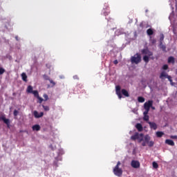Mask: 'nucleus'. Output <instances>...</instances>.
Returning <instances> with one entry per match:
<instances>
[{
  "label": "nucleus",
  "instance_id": "nucleus-3",
  "mask_svg": "<svg viewBox=\"0 0 177 177\" xmlns=\"http://www.w3.org/2000/svg\"><path fill=\"white\" fill-rule=\"evenodd\" d=\"M121 162L118 161L116 166L113 168V174L115 176H121L122 175V169L120 168Z\"/></svg>",
  "mask_w": 177,
  "mask_h": 177
},
{
  "label": "nucleus",
  "instance_id": "nucleus-27",
  "mask_svg": "<svg viewBox=\"0 0 177 177\" xmlns=\"http://www.w3.org/2000/svg\"><path fill=\"white\" fill-rule=\"evenodd\" d=\"M138 101L139 102V103H144L145 97H138Z\"/></svg>",
  "mask_w": 177,
  "mask_h": 177
},
{
  "label": "nucleus",
  "instance_id": "nucleus-28",
  "mask_svg": "<svg viewBox=\"0 0 177 177\" xmlns=\"http://www.w3.org/2000/svg\"><path fill=\"white\" fill-rule=\"evenodd\" d=\"M149 57H148L147 55H145L144 57H143V60H144V62H145L146 63H148L149 62Z\"/></svg>",
  "mask_w": 177,
  "mask_h": 177
},
{
  "label": "nucleus",
  "instance_id": "nucleus-23",
  "mask_svg": "<svg viewBox=\"0 0 177 177\" xmlns=\"http://www.w3.org/2000/svg\"><path fill=\"white\" fill-rule=\"evenodd\" d=\"M156 135L157 138H162V136L164 135V132H162V131H157L156 133Z\"/></svg>",
  "mask_w": 177,
  "mask_h": 177
},
{
  "label": "nucleus",
  "instance_id": "nucleus-34",
  "mask_svg": "<svg viewBox=\"0 0 177 177\" xmlns=\"http://www.w3.org/2000/svg\"><path fill=\"white\" fill-rule=\"evenodd\" d=\"M5 73V69L3 68H0V75H2Z\"/></svg>",
  "mask_w": 177,
  "mask_h": 177
},
{
  "label": "nucleus",
  "instance_id": "nucleus-30",
  "mask_svg": "<svg viewBox=\"0 0 177 177\" xmlns=\"http://www.w3.org/2000/svg\"><path fill=\"white\" fill-rule=\"evenodd\" d=\"M46 80H49L50 84H52L53 86H55V85H56V83L55 82H53V80L49 79V77H47Z\"/></svg>",
  "mask_w": 177,
  "mask_h": 177
},
{
  "label": "nucleus",
  "instance_id": "nucleus-32",
  "mask_svg": "<svg viewBox=\"0 0 177 177\" xmlns=\"http://www.w3.org/2000/svg\"><path fill=\"white\" fill-rule=\"evenodd\" d=\"M152 165L155 169L158 168V164H157L156 162H153Z\"/></svg>",
  "mask_w": 177,
  "mask_h": 177
},
{
  "label": "nucleus",
  "instance_id": "nucleus-16",
  "mask_svg": "<svg viewBox=\"0 0 177 177\" xmlns=\"http://www.w3.org/2000/svg\"><path fill=\"white\" fill-rule=\"evenodd\" d=\"M32 130L33 131H39L41 129V126H39V124H35L32 126Z\"/></svg>",
  "mask_w": 177,
  "mask_h": 177
},
{
  "label": "nucleus",
  "instance_id": "nucleus-45",
  "mask_svg": "<svg viewBox=\"0 0 177 177\" xmlns=\"http://www.w3.org/2000/svg\"><path fill=\"white\" fill-rule=\"evenodd\" d=\"M73 79L74 80H78V76H77V75L73 76Z\"/></svg>",
  "mask_w": 177,
  "mask_h": 177
},
{
  "label": "nucleus",
  "instance_id": "nucleus-10",
  "mask_svg": "<svg viewBox=\"0 0 177 177\" xmlns=\"http://www.w3.org/2000/svg\"><path fill=\"white\" fill-rule=\"evenodd\" d=\"M131 165L133 168H139L140 167V163L138 160H132L131 162Z\"/></svg>",
  "mask_w": 177,
  "mask_h": 177
},
{
  "label": "nucleus",
  "instance_id": "nucleus-8",
  "mask_svg": "<svg viewBox=\"0 0 177 177\" xmlns=\"http://www.w3.org/2000/svg\"><path fill=\"white\" fill-rule=\"evenodd\" d=\"M153 106V101H148L145 103L144 104V109L145 110H150V107Z\"/></svg>",
  "mask_w": 177,
  "mask_h": 177
},
{
  "label": "nucleus",
  "instance_id": "nucleus-35",
  "mask_svg": "<svg viewBox=\"0 0 177 177\" xmlns=\"http://www.w3.org/2000/svg\"><path fill=\"white\" fill-rule=\"evenodd\" d=\"M115 35H121V34H122L121 32V31L120 30H118L117 31H115Z\"/></svg>",
  "mask_w": 177,
  "mask_h": 177
},
{
  "label": "nucleus",
  "instance_id": "nucleus-22",
  "mask_svg": "<svg viewBox=\"0 0 177 177\" xmlns=\"http://www.w3.org/2000/svg\"><path fill=\"white\" fill-rule=\"evenodd\" d=\"M21 78L23 81H24L25 82H27V75L26 74V73H23L21 74Z\"/></svg>",
  "mask_w": 177,
  "mask_h": 177
},
{
  "label": "nucleus",
  "instance_id": "nucleus-44",
  "mask_svg": "<svg viewBox=\"0 0 177 177\" xmlns=\"http://www.w3.org/2000/svg\"><path fill=\"white\" fill-rule=\"evenodd\" d=\"M114 64H118V60L115 59L114 62H113Z\"/></svg>",
  "mask_w": 177,
  "mask_h": 177
},
{
  "label": "nucleus",
  "instance_id": "nucleus-2",
  "mask_svg": "<svg viewBox=\"0 0 177 177\" xmlns=\"http://www.w3.org/2000/svg\"><path fill=\"white\" fill-rule=\"evenodd\" d=\"M142 62V55L139 53H136L131 57V64H139Z\"/></svg>",
  "mask_w": 177,
  "mask_h": 177
},
{
  "label": "nucleus",
  "instance_id": "nucleus-37",
  "mask_svg": "<svg viewBox=\"0 0 177 177\" xmlns=\"http://www.w3.org/2000/svg\"><path fill=\"white\" fill-rule=\"evenodd\" d=\"M149 111H150V110L145 109V111H144L143 113L144 115H147V114H149Z\"/></svg>",
  "mask_w": 177,
  "mask_h": 177
},
{
  "label": "nucleus",
  "instance_id": "nucleus-4",
  "mask_svg": "<svg viewBox=\"0 0 177 177\" xmlns=\"http://www.w3.org/2000/svg\"><path fill=\"white\" fill-rule=\"evenodd\" d=\"M145 136L143 133H136L133 136L131 137L132 140H138V143H142Z\"/></svg>",
  "mask_w": 177,
  "mask_h": 177
},
{
  "label": "nucleus",
  "instance_id": "nucleus-5",
  "mask_svg": "<svg viewBox=\"0 0 177 177\" xmlns=\"http://www.w3.org/2000/svg\"><path fill=\"white\" fill-rule=\"evenodd\" d=\"M57 153L58 157L55 158V161L53 162L55 168H57L58 167L57 161H62V157H60V156H63V154H64V151L63 149H59Z\"/></svg>",
  "mask_w": 177,
  "mask_h": 177
},
{
  "label": "nucleus",
  "instance_id": "nucleus-11",
  "mask_svg": "<svg viewBox=\"0 0 177 177\" xmlns=\"http://www.w3.org/2000/svg\"><path fill=\"white\" fill-rule=\"evenodd\" d=\"M115 91L116 95H118L119 99H121L122 97V95H121V87L120 86H116Z\"/></svg>",
  "mask_w": 177,
  "mask_h": 177
},
{
  "label": "nucleus",
  "instance_id": "nucleus-40",
  "mask_svg": "<svg viewBox=\"0 0 177 177\" xmlns=\"http://www.w3.org/2000/svg\"><path fill=\"white\" fill-rule=\"evenodd\" d=\"M19 114V111H17V110H15L14 111V115H15V117H17V115Z\"/></svg>",
  "mask_w": 177,
  "mask_h": 177
},
{
  "label": "nucleus",
  "instance_id": "nucleus-6",
  "mask_svg": "<svg viewBox=\"0 0 177 177\" xmlns=\"http://www.w3.org/2000/svg\"><path fill=\"white\" fill-rule=\"evenodd\" d=\"M0 121H3L4 124H6L8 127L10 124V120L5 117V115H0Z\"/></svg>",
  "mask_w": 177,
  "mask_h": 177
},
{
  "label": "nucleus",
  "instance_id": "nucleus-24",
  "mask_svg": "<svg viewBox=\"0 0 177 177\" xmlns=\"http://www.w3.org/2000/svg\"><path fill=\"white\" fill-rule=\"evenodd\" d=\"M149 42L151 44H152V45H154V44H156L157 42V40H156V39L152 38L151 37H150Z\"/></svg>",
  "mask_w": 177,
  "mask_h": 177
},
{
  "label": "nucleus",
  "instance_id": "nucleus-14",
  "mask_svg": "<svg viewBox=\"0 0 177 177\" xmlns=\"http://www.w3.org/2000/svg\"><path fill=\"white\" fill-rule=\"evenodd\" d=\"M136 128L138 129V132H142L143 131V127L140 123L136 124Z\"/></svg>",
  "mask_w": 177,
  "mask_h": 177
},
{
  "label": "nucleus",
  "instance_id": "nucleus-19",
  "mask_svg": "<svg viewBox=\"0 0 177 177\" xmlns=\"http://www.w3.org/2000/svg\"><path fill=\"white\" fill-rule=\"evenodd\" d=\"M26 92L28 93H32L34 92V91H32V86H28L27 87Z\"/></svg>",
  "mask_w": 177,
  "mask_h": 177
},
{
  "label": "nucleus",
  "instance_id": "nucleus-49",
  "mask_svg": "<svg viewBox=\"0 0 177 177\" xmlns=\"http://www.w3.org/2000/svg\"><path fill=\"white\" fill-rule=\"evenodd\" d=\"M152 109H153V110H154L156 108H154V107L152 106Z\"/></svg>",
  "mask_w": 177,
  "mask_h": 177
},
{
  "label": "nucleus",
  "instance_id": "nucleus-7",
  "mask_svg": "<svg viewBox=\"0 0 177 177\" xmlns=\"http://www.w3.org/2000/svg\"><path fill=\"white\" fill-rule=\"evenodd\" d=\"M142 55H146V56H148L150 57V56H153V52L149 50V48H144L142 50Z\"/></svg>",
  "mask_w": 177,
  "mask_h": 177
},
{
  "label": "nucleus",
  "instance_id": "nucleus-48",
  "mask_svg": "<svg viewBox=\"0 0 177 177\" xmlns=\"http://www.w3.org/2000/svg\"><path fill=\"white\" fill-rule=\"evenodd\" d=\"M60 78L62 79V78H64V77H63V76H60Z\"/></svg>",
  "mask_w": 177,
  "mask_h": 177
},
{
  "label": "nucleus",
  "instance_id": "nucleus-46",
  "mask_svg": "<svg viewBox=\"0 0 177 177\" xmlns=\"http://www.w3.org/2000/svg\"><path fill=\"white\" fill-rule=\"evenodd\" d=\"M46 67H47V68H50L51 66H50V64H46Z\"/></svg>",
  "mask_w": 177,
  "mask_h": 177
},
{
  "label": "nucleus",
  "instance_id": "nucleus-25",
  "mask_svg": "<svg viewBox=\"0 0 177 177\" xmlns=\"http://www.w3.org/2000/svg\"><path fill=\"white\" fill-rule=\"evenodd\" d=\"M159 46L160 49H162V50H165V49H167V47L165 46V45L162 44V42L160 43Z\"/></svg>",
  "mask_w": 177,
  "mask_h": 177
},
{
  "label": "nucleus",
  "instance_id": "nucleus-17",
  "mask_svg": "<svg viewBox=\"0 0 177 177\" xmlns=\"http://www.w3.org/2000/svg\"><path fill=\"white\" fill-rule=\"evenodd\" d=\"M122 95H124V96H125L126 97H129V93H128V91L125 89H122Z\"/></svg>",
  "mask_w": 177,
  "mask_h": 177
},
{
  "label": "nucleus",
  "instance_id": "nucleus-13",
  "mask_svg": "<svg viewBox=\"0 0 177 177\" xmlns=\"http://www.w3.org/2000/svg\"><path fill=\"white\" fill-rule=\"evenodd\" d=\"M165 143L166 145H169V146H175V142L172 140L167 139Z\"/></svg>",
  "mask_w": 177,
  "mask_h": 177
},
{
  "label": "nucleus",
  "instance_id": "nucleus-18",
  "mask_svg": "<svg viewBox=\"0 0 177 177\" xmlns=\"http://www.w3.org/2000/svg\"><path fill=\"white\" fill-rule=\"evenodd\" d=\"M168 63H171L172 64H175V58L174 57H169L168 58Z\"/></svg>",
  "mask_w": 177,
  "mask_h": 177
},
{
  "label": "nucleus",
  "instance_id": "nucleus-42",
  "mask_svg": "<svg viewBox=\"0 0 177 177\" xmlns=\"http://www.w3.org/2000/svg\"><path fill=\"white\" fill-rule=\"evenodd\" d=\"M163 70H167L168 69V65L165 64L162 66Z\"/></svg>",
  "mask_w": 177,
  "mask_h": 177
},
{
  "label": "nucleus",
  "instance_id": "nucleus-41",
  "mask_svg": "<svg viewBox=\"0 0 177 177\" xmlns=\"http://www.w3.org/2000/svg\"><path fill=\"white\" fill-rule=\"evenodd\" d=\"M166 78H167L170 82H172V77L170 75H167V77Z\"/></svg>",
  "mask_w": 177,
  "mask_h": 177
},
{
  "label": "nucleus",
  "instance_id": "nucleus-38",
  "mask_svg": "<svg viewBox=\"0 0 177 177\" xmlns=\"http://www.w3.org/2000/svg\"><path fill=\"white\" fill-rule=\"evenodd\" d=\"M37 99L39 100V103H42V102H44V98L39 97H39H37Z\"/></svg>",
  "mask_w": 177,
  "mask_h": 177
},
{
  "label": "nucleus",
  "instance_id": "nucleus-1",
  "mask_svg": "<svg viewBox=\"0 0 177 177\" xmlns=\"http://www.w3.org/2000/svg\"><path fill=\"white\" fill-rule=\"evenodd\" d=\"M151 140V138L150 137V136L145 135L144 136V138H142V141L141 143L142 146L143 147L146 146H149V147H153L154 146V141Z\"/></svg>",
  "mask_w": 177,
  "mask_h": 177
},
{
  "label": "nucleus",
  "instance_id": "nucleus-15",
  "mask_svg": "<svg viewBox=\"0 0 177 177\" xmlns=\"http://www.w3.org/2000/svg\"><path fill=\"white\" fill-rule=\"evenodd\" d=\"M168 77V74L165 72H162L160 75V80H164V78H167Z\"/></svg>",
  "mask_w": 177,
  "mask_h": 177
},
{
  "label": "nucleus",
  "instance_id": "nucleus-26",
  "mask_svg": "<svg viewBox=\"0 0 177 177\" xmlns=\"http://www.w3.org/2000/svg\"><path fill=\"white\" fill-rule=\"evenodd\" d=\"M32 93L34 95L35 97H39V94L38 93V91H33Z\"/></svg>",
  "mask_w": 177,
  "mask_h": 177
},
{
  "label": "nucleus",
  "instance_id": "nucleus-9",
  "mask_svg": "<svg viewBox=\"0 0 177 177\" xmlns=\"http://www.w3.org/2000/svg\"><path fill=\"white\" fill-rule=\"evenodd\" d=\"M33 115H34L35 118H41L44 117V112L38 113V111H34Z\"/></svg>",
  "mask_w": 177,
  "mask_h": 177
},
{
  "label": "nucleus",
  "instance_id": "nucleus-43",
  "mask_svg": "<svg viewBox=\"0 0 177 177\" xmlns=\"http://www.w3.org/2000/svg\"><path fill=\"white\" fill-rule=\"evenodd\" d=\"M171 139H177V136H171Z\"/></svg>",
  "mask_w": 177,
  "mask_h": 177
},
{
  "label": "nucleus",
  "instance_id": "nucleus-12",
  "mask_svg": "<svg viewBox=\"0 0 177 177\" xmlns=\"http://www.w3.org/2000/svg\"><path fill=\"white\" fill-rule=\"evenodd\" d=\"M148 124H149L151 129H154V131H156V129H157V124H156V122H148Z\"/></svg>",
  "mask_w": 177,
  "mask_h": 177
},
{
  "label": "nucleus",
  "instance_id": "nucleus-36",
  "mask_svg": "<svg viewBox=\"0 0 177 177\" xmlns=\"http://www.w3.org/2000/svg\"><path fill=\"white\" fill-rule=\"evenodd\" d=\"M50 148L51 149V150H56V146H55L54 145H50Z\"/></svg>",
  "mask_w": 177,
  "mask_h": 177
},
{
  "label": "nucleus",
  "instance_id": "nucleus-29",
  "mask_svg": "<svg viewBox=\"0 0 177 177\" xmlns=\"http://www.w3.org/2000/svg\"><path fill=\"white\" fill-rule=\"evenodd\" d=\"M164 41V34L161 33L160 35V43Z\"/></svg>",
  "mask_w": 177,
  "mask_h": 177
},
{
  "label": "nucleus",
  "instance_id": "nucleus-39",
  "mask_svg": "<svg viewBox=\"0 0 177 177\" xmlns=\"http://www.w3.org/2000/svg\"><path fill=\"white\" fill-rule=\"evenodd\" d=\"M43 97L45 99V100H48V99H49V97L46 94H44Z\"/></svg>",
  "mask_w": 177,
  "mask_h": 177
},
{
  "label": "nucleus",
  "instance_id": "nucleus-20",
  "mask_svg": "<svg viewBox=\"0 0 177 177\" xmlns=\"http://www.w3.org/2000/svg\"><path fill=\"white\" fill-rule=\"evenodd\" d=\"M147 35H153V34H154V30H153V29L151 28H149L147 30Z\"/></svg>",
  "mask_w": 177,
  "mask_h": 177
},
{
  "label": "nucleus",
  "instance_id": "nucleus-33",
  "mask_svg": "<svg viewBox=\"0 0 177 177\" xmlns=\"http://www.w3.org/2000/svg\"><path fill=\"white\" fill-rule=\"evenodd\" d=\"M43 109L45 110V111H49V106L43 105Z\"/></svg>",
  "mask_w": 177,
  "mask_h": 177
},
{
  "label": "nucleus",
  "instance_id": "nucleus-21",
  "mask_svg": "<svg viewBox=\"0 0 177 177\" xmlns=\"http://www.w3.org/2000/svg\"><path fill=\"white\" fill-rule=\"evenodd\" d=\"M102 15L104 16H107V15H109V13H110V11L109 10V9L105 10L104 8L102 10Z\"/></svg>",
  "mask_w": 177,
  "mask_h": 177
},
{
  "label": "nucleus",
  "instance_id": "nucleus-31",
  "mask_svg": "<svg viewBox=\"0 0 177 177\" xmlns=\"http://www.w3.org/2000/svg\"><path fill=\"white\" fill-rule=\"evenodd\" d=\"M143 120H144V121H147V122H149V115H144Z\"/></svg>",
  "mask_w": 177,
  "mask_h": 177
},
{
  "label": "nucleus",
  "instance_id": "nucleus-47",
  "mask_svg": "<svg viewBox=\"0 0 177 177\" xmlns=\"http://www.w3.org/2000/svg\"><path fill=\"white\" fill-rule=\"evenodd\" d=\"M15 39H16L17 41H19V37L16 36V37H15Z\"/></svg>",
  "mask_w": 177,
  "mask_h": 177
}]
</instances>
